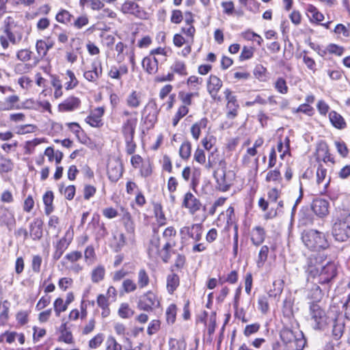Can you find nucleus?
<instances>
[{
  "label": "nucleus",
  "mask_w": 350,
  "mask_h": 350,
  "mask_svg": "<svg viewBox=\"0 0 350 350\" xmlns=\"http://www.w3.org/2000/svg\"><path fill=\"white\" fill-rule=\"evenodd\" d=\"M282 344L276 342L273 345V350H303L306 345V340L300 331H293L284 327L280 331Z\"/></svg>",
  "instance_id": "3"
},
{
  "label": "nucleus",
  "mask_w": 350,
  "mask_h": 350,
  "mask_svg": "<svg viewBox=\"0 0 350 350\" xmlns=\"http://www.w3.org/2000/svg\"><path fill=\"white\" fill-rule=\"evenodd\" d=\"M301 239L304 245L311 250H319L328 247L325 234L315 230L304 231Z\"/></svg>",
  "instance_id": "4"
},
{
  "label": "nucleus",
  "mask_w": 350,
  "mask_h": 350,
  "mask_svg": "<svg viewBox=\"0 0 350 350\" xmlns=\"http://www.w3.org/2000/svg\"><path fill=\"white\" fill-rule=\"evenodd\" d=\"M38 57L42 59L47 54L46 42L43 40H38L36 44Z\"/></svg>",
  "instance_id": "39"
},
{
  "label": "nucleus",
  "mask_w": 350,
  "mask_h": 350,
  "mask_svg": "<svg viewBox=\"0 0 350 350\" xmlns=\"http://www.w3.org/2000/svg\"><path fill=\"white\" fill-rule=\"evenodd\" d=\"M137 124V117H131L127 118L122 124V132L124 137L134 136L135 128Z\"/></svg>",
  "instance_id": "20"
},
{
  "label": "nucleus",
  "mask_w": 350,
  "mask_h": 350,
  "mask_svg": "<svg viewBox=\"0 0 350 350\" xmlns=\"http://www.w3.org/2000/svg\"><path fill=\"white\" fill-rule=\"evenodd\" d=\"M254 52V49L252 46H243L242 51L239 56L240 61H244L252 57Z\"/></svg>",
  "instance_id": "54"
},
{
  "label": "nucleus",
  "mask_w": 350,
  "mask_h": 350,
  "mask_svg": "<svg viewBox=\"0 0 350 350\" xmlns=\"http://www.w3.org/2000/svg\"><path fill=\"white\" fill-rule=\"evenodd\" d=\"M105 269L103 266L99 265L94 268L91 274L92 281L94 283H98L104 279Z\"/></svg>",
  "instance_id": "33"
},
{
  "label": "nucleus",
  "mask_w": 350,
  "mask_h": 350,
  "mask_svg": "<svg viewBox=\"0 0 350 350\" xmlns=\"http://www.w3.org/2000/svg\"><path fill=\"white\" fill-rule=\"evenodd\" d=\"M150 282L148 273L144 269H141L137 273V285L140 288L146 287Z\"/></svg>",
  "instance_id": "32"
},
{
  "label": "nucleus",
  "mask_w": 350,
  "mask_h": 350,
  "mask_svg": "<svg viewBox=\"0 0 350 350\" xmlns=\"http://www.w3.org/2000/svg\"><path fill=\"white\" fill-rule=\"evenodd\" d=\"M91 66V70L84 72L83 77L88 81L96 83L102 75V66L100 63L93 62Z\"/></svg>",
  "instance_id": "16"
},
{
  "label": "nucleus",
  "mask_w": 350,
  "mask_h": 350,
  "mask_svg": "<svg viewBox=\"0 0 350 350\" xmlns=\"http://www.w3.org/2000/svg\"><path fill=\"white\" fill-rule=\"evenodd\" d=\"M308 16L314 21L321 22L323 20L324 16L322 13L319 12L318 10L313 5H310L308 8Z\"/></svg>",
  "instance_id": "41"
},
{
  "label": "nucleus",
  "mask_w": 350,
  "mask_h": 350,
  "mask_svg": "<svg viewBox=\"0 0 350 350\" xmlns=\"http://www.w3.org/2000/svg\"><path fill=\"white\" fill-rule=\"evenodd\" d=\"M42 258L40 255H34L32 257L31 269L34 273L40 271Z\"/></svg>",
  "instance_id": "60"
},
{
  "label": "nucleus",
  "mask_w": 350,
  "mask_h": 350,
  "mask_svg": "<svg viewBox=\"0 0 350 350\" xmlns=\"http://www.w3.org/2000/svg\"><path fill=\"white\" fill-rule=\"evenodd\" d=\"M329 202L326 200L317 198L312 203V210L319 217H323L329 213Z\"/></svg>",
  "instance_id": "12"
},
{
  "label": "nucleus",
  "mask_w": 350,
  "mask_h": 350,
  "mask_svg": "<svg viewBox=\"0 0 350 350\" xmlns=\"http://www.w3.org/2000/svg\"><path fill=\"white\" fill-rule=\"evenodd\" d=\"M72 241V236L69 231L66 232L65 236L62 238L57 243L56 250L53 255L54 260H59L64 251L68 248Z\"/></svg>",
  "instance_id": "13"
},
{
  "label": "nucleus",
  "mask_w": 350,
  "mask_h": 350,
  "mask_svg": "<svg viewBox=\"0 0 350 350\" xmlns=\"http://www.w3.org/2000/svg\"><path fill=\"white\" fill-rule=\"evenodd\" d=\"M154 212L159 226L165 225L166 223V218L163 211L161 205L159 204H154Z\"/></svg>",
  "instance_id": "38"
},
{
  "label": "nucleus",
  "mask_w": 350,
  "mask_h": 350,
  "mask_svg": "<svg viewBox=\"0 0 350 350\" xmlns=\"http://www.w3.org/2000/svg\"><path fill=\"white\" fill-rule=\"evenodd\" d=\"M183 206L189 210L191 214H194L201 208V203L191 192H187L184 197Z\"/></svg>",
  "instance_id": "14"
},
{
  "label": "nucleus",
  "mask_w": 350,
  "mask_h": 350,
  "mask_svg": "<svg viewBox=\"0 0 350 350\" xmlns=\"http://www.w3.org/2000/svg\"><path fill=\"white\" fill-rule=\"evenodd\" d=\"M327 174V170L322 165H319L317 170V183L318 185L324 183Z\"/></svg>",
  "instance_id": "63"
},
{
  "label": "nucleus",
  "mask_w": 350,
  "mask_h": 350,
  "mask_svg": "<svg viewBox=\"0 0 350 350\" xmlns=\"http://www.w3.org/2000/svg\"><path fill=\"white\" fill-rule=\"evenodd\" d=\"M106 350H122V345L113 336H109L106 340Z\"/></svg>",
  "instance_id": "51"
},
{
  "label": "nucleus",
  "mask_w": 350,
  "mask_h": 350,
  "mask_svg": "<svg viewBox=\"0 0 350 350\" xmlns=\"http://www.w3.org/2000/svg\"><path fill=\"white\" fill-rule=\"evenodd\" d=\"M208 124V120L206 118H202L198 122L193 124L191 127V133L193 139L198 140L201 133V129H205Z\"/></svg>",
  "instance_id": "23"
},
{
  "label": "nucleus",
  "mask_w": 350,
  "mask_h": 350,
  "mask_svg": "<svg viewBox=\"0 0 350 350\" xmlns=\"http://www.w3.org/2000/svg\"><path fill=\"white\" fill-rule=\"evenodd\" d=\"M142 103V94L139 92L133 90L128 95L126 99V103L131 108H137Z\"/></svg>",
  "instance_id": "22"
},
{
  "label": "nucleus",
  "mask_w": 350,
  "mask_h": 350,
  "mask_svg": "<svg viewBox=\"0 0 350 350\" xmlns=\"http://www.w3.org/2000/svg\"><path fill=\"white\" fill-rule=\"evenodd\" d=\"M103 340V334H98L89 341L88 346L90 349H96L102 344Z\"/></svg>",
  "instance_id": "53"
},
{
  "label": "nucleus",
  "mask_w": 350,
  "mask_h": 350,
  "mask_svg": "<svg viewBox=\"0 0 350 350\" xmlns=\"http://www.w3.org/2000/svg\"><path fill=\"white\" fill-rule=\"evenodd\" d=\"M66 75L67 77H65V79L68 81L65 83V88L67 90L75 88L78 85L79 81L76 78L75 73L72 70H68Z\"/></svg>",
  "instance_id": "30"
},
{
  "label": "nucleus",
  "mask_w": 350,
  "mask_h": 350,
  "mask_svg": "<svg viewBox=\"0 0 350 350\" xmlns=\"http://www.w3.org/2000/svg\"><path fill=\"white\" fill-rule=\"evenodd\" d=\"M176 306L174 304H171L166 310V321L168 324H173L176 321Z\"/></svg>",
  "instance_id": "45"
},
{
  "label": "nucleus",
  "mask_w": 350,
  "mask_h": 350,
  "mask_svg": "<svg viewBox=\"0 0 350 350\" xmlns=\"http://www.w3.org/2000/svg\"><path fill=\"white\" fill-rule=\"evenodd\" d=\"M60 192L64 195L65 198L69 200H72L75 194V187L69 185L65 188L63 186L59 188Z\"/></svg>",
  "instance_id": "52"
},
{
  "label": "nucleus",
  "mask_w": 350,
  "mask_h": 350,
  "mask_svg": "<svg viewBox=\"0 0 350 350\" xmlns=\"http://www.w3.org/2000/svg\"><path fill=\"white\" fill-rule=\"evenodd\" d=\"M275 88L281 94H286L288 90L286 81L282 77L277 79L275 83Z\"/></svg>",
  "instance_id": "59"
},
{
  "label": "nucleus",
  "mask_w": 350,
  "mask_h": 350,
  "mask_svg": "<svg viewBox=\"0 0 350 350\" xmlns=\"http://www.w3.org/2000/svg\"><path fill=\"white\" fill-rule=\"evenodd\" d=\"M269 250V247L267 245H263L261 247L258 253V259L256 260V265L258 268L262 267L265 262H266L268 257Z\"/></svg>",
  "instance_id": "34"
},
{
  "label": "nucleus",
  "mask_w": 350,
  "mask_h": 350,
  "mask_svg": "<svg viewBox=\"0 0 350 350\" xmlns=\"http://www.w3.org/2000/svg\"><path fill=\"white\" fill-rule=\"evenodd\" d=\"M171 70L181 76L187 75L185 64L181 61H176L171 66Z\"/></svg>",
  "instance_id": "36"
},
{
  "label": "nucleus",
  "mask_w": 350,
  "mask_h": 350,
  "mask_svg": "<svg viewBox=\"0 0 350 350\" xmlns=\"http://www.w3.org/2000/svg\"><path fill=\"white\" fill-rule=\"evenodd\" d=\"M123 172L122 165L118 159H114L108 163L107 174L112 182L118 181L122 176Z\"/></svg>",
  "instance_id": "11"
},
{
  "label": "nucleus",
  "mask_w": 350,
  "mask_h": 350,
  "mask_svg": "<svg viewBox=\"0 0 350 350\" xmlns=\"http://www.w3.org/2000/svg\"><path fill=\"white\" fill-rule=\"evenodd\" d=\"M73 18V16L66 10H61L55 16L57 22L65 25L71 23Z\"/></svg>",
  "instance_id": "31"
},
{
  "label": "nucleus",
  "mask_w": 350,
  "mask_h": 350,
  "mask_svg": "<svg viewBox=\"0 0 350 350\" xmlns=\"http://www.w3.org/2000/svg\"><path fill=\"white\" fill-rule=\"evenodd\" d=\"M310 324L314 329H323L327 323V318L325 311L317 304H310Z\"/></svg>",
  "instance_id": "7"
},
{
  "label": "nucleus",
  "mask_w": 350,
  "mask_h": 350,
  "mask_svg": "<svg viewBox=\"0 0 350 350\" xmlns=\"http://www.w3.org/2000/svg\"><path fill=\"white\" fill-rule=\"evenodd\" d=\"M238 280V274L236 271H232L230 273L227 275L226 278H220L219 281V283L223 284L225 282H228L230 284H234Z\"/></svg>",
  "instance_id": "57"
},
{
  "label": "nucleus",
  "mask_w": 350,
  "mask_h": 350,
  "mask_svg": "<svg viewBox=\"0 0 350 350\" xmlns=\"http://www.w3.org/2000/svg\"><path fill=\"white\" fill-rule=\"evenodd\" d=\"M213 176L219 189L222 191L229 189L234 178L232 172L226 171V163L224 160L219 161V167L214 171Z\"/></svg>",
  "instance_id": "5"
},
{
  "label": "nucleus",
  "mask_w": 350,
  "mask_h": 350,
  "mask_svg": "<svg viewBox=\"0 0 350 350\" xmlns=\"http://www.w3.org/2000/svg\"><path fill=\"white\" fill-rule=\"evenodd\" d=\"M329 120L337 129H343L346 126V123L345 122L344 118L338 113L334 111H332L329 113Z\"/></svg>",
  "instance_id": "29"
},
{
  "label": "nucleus",
  "mask_w": 350,
  "mask_h": 350,
  "mask_svg": "<svg viewBox=\"0 0 350 350\" xmlns=\"http://www.w3.org/2000/svg\"><path fill=\"white\" fill-rule=\"evenodd\" d=\"M121 10L123 13L131 14L135 16H138L139 12V5L133 1H126L122 4Z\"/></svg>",
  "instance_id": "27"
},
{
  "label": "nucleus",
  "mask_w": 350,
  "mask_h": 350,
  "mask_svg": "<svg viewBox=\"0 0 350 350\" xmlns=\"http://www.w3.org/2000/svg\"><path fill=\"white\" fill-rule=\"evenodd\" d=\"M223 85L222 81L216 75H211L206 82V89L212 99L220 101L221 97L218 92Z\"/></svg>",
  "instance_id": "9"
},
{
  "label": "nucleus",
  "mask_w": 350,
  "mask_h": 350,
  "mask_svg": "<svg viewBox=\"0 0 350 350\" xmlns=\"http://www.w3.org/2000/svg\"><path fill=\"white\" fill-rule=\"evenodd\" d=\"M265 239V230L260 227L256 226L254 228L252 234V242L254 245L258 246L261 245Z\"/></svg>",
  "instance_id": "25"
},
{
  "label": "nucleus",
  "mask_w": 350,
  "mask_h": 350,
  "mask_svg": "<svg viewBox=\"0 0 350 350\" xmlns=\"http://www.w3.org/2000/svg\"><path fill=\"white\" fill-rule=\"evenodd\" d=\"M176 231L174 227L170 226L165 229L162 239L154 235L150 240L148 249L149 254H159L164 262H167L171 257L170 249L176 245Z\"/></svg>",
  "instance_id": "1"
},
{
  "label": "nucleus",
  "mask_w": 350,
  "mask_h": 350,
  "mask_svg": "<svg viewBox=\"0 0 350 350\" xmlns=\"http://www.w3.org/2000/svg\"><path fill=\"white\" fill-rule=\"evenodd\" d=\"M178 286V275L174 273L169 274L167 277V289L168 293L172 294Z\"/></svg>",
  "instance_id": "28"
},
{
  "label": "nucleus",
  "mask_w": 350,
  "mask_h": 350,
  "mask_svg": "<svg viewBox=\"0 0 350 350\" xmlns=\"http://www.w3.org/2000/svg\"><path fill=\"white\" fill-rule=\"evenodd\" d=\"M170 350H186L187 343L185 340L172 339L170 341Z\"/></svg>",
  "instance_id": "47"
},
{
  "label": "nucleus",
  "mask_w": 350,
  "mask_h": 350,
  "mask_svg": "<svg viewBox=\"0 0 350 350\" xmlns=\"http://www.w3.org/2000/svg\"><path fill=\"white\" fill-rule=\"evenodd\" d=\"M320 258H308L306 272L312 278L318 276L319 283H328L336 275V266L332 262H327L324 265Z\"/></svg>",
  "instance_id": "2"
},
{
  "label": "nucleus",
  "mask_w": 350,
  "mask_h": 350,
  "mask_svg": "<svg viewBox=\"0 0 350 350\" xmlns=\"http://www.w3.org/2000/svg\"><path fill=\"white\" fill-rule=\"evenodd\" d=\"M81 105V100L75 96H69L62 103L59 104L58 109L61 112L72 111L78 109Z\"/></svg>",
  "instance_id": "15"
},
{
  "label": "nucleus",
  "mask_w": 350,
  "mask_h": 350,
  "mask_svg": "<svg viewBox=\"0 0 350 350\" xmlns=\"http://www.w3.org/2000/svg\"><path fill=\"white\" fill-rule=\"evenodd\" d=\"M4 32L6 36L8 37V40L13 44H18L21 42L22 39V34L21 33H18L17 36H16V35L10 31L9 27H5Z\"/></svg>",
  "instance_id": "50"
},
{
  "label": "nucleus",
  "mask_w": 350,
  "mask_h": 350,
  "mask_svg": "<svg viewBox=\"0 0 350 350\" xmlns=\"http://www.w3.org/2000/svg\"><path fill=\"white\" fill-rule=\"evenodd\" d=\"M122 288L126 293H129L137 289V284L131 279H126L122 282Z\"/></svg>",
  "instance_id": "58"
},
{
  "label": "nucleus",
  "mask_w": 350,
  "mask_h": 350,
  "mask_svg": "<svg viewBox=\"0 0 350 350\" xmlns=\"http://www.w3.org/2000/svg\"><path fill=\"white\" fill-rule=\"evenodd\" d=\"M266 72L267 68L260 64L256 66L254 70V76L260 80H263V79L265 77Z\"/></svg>",
  "instance_id": "64"
},
{
  "label": "nucleus",
  "mask_w": 350,
  "mask_h": 350,
  "mask_svg": "<svg viewBox=\"0 0 350 350\" xmlns=\"http://www.w3.org/2000/svg\"><path fill=\"white\" fill-rule=\"evenodd\" d=\"M118 314L122 318L126 319L133 316L134 311L130 308L128 304L124 303L121 304L118 310Z\"/></svg>",
  "instance_id": "48"
},
{
  "label": "nucleus",
  "mask_w": 350,
  "mask_h": 350,
  "mask_svg": "<svg viewBox=\"0 0 350 350\" xmlns=\"http://www.w3.org/2000/svg\"><path fill=\"white\" fill-rule=\"evenodd\" d=\"M332 235L338 241H345L350 238V213L334 224Z\"/></svg>",
  "instance_id": "6"
},
{
  "label": "nucleus",
  "mask_w": 350,
  "mask_h": 350,
  "mask_svg": "<svg viewBox=\"0 0 350 350\" xmlns=\"http://www.w3.org/2000/svg\"><path fill=\"white\" fill-rule=\"evenodd\" d=\"M180 233H187L194 241H199L202 239V226L201 224H196L190 227H184L180 230Z\"/></svg>",
  "instance_id": "19"
},
{
  "label": "nucleus",
  "mask_w": 350,
  "mask_h": 350,
  "mask_svg": "<svg viewBox=\"0 0 350 350\" xmlns=\"http://www.w3.org/2000/svg\"><path fill=\"white\" fill-rule=\"evenodd\" d=\"M222 159H219V155L217 153V151L212 152L209 154L208 156V162L205 165V167L207 170H211L214 167V166L218 163H219V161H221Z\"/></svg>",
  "instance_id": "42"
},
{
  "label": "nucleus",
  "mask_w": 350,
  "mask_h": 350,
  "mask_svg": "<svg viewBox=\"0 0 350 350\" xmlns=\"http://www.w3.org/2000/svg\"><path fill=\"white\" fill-rule=\"evenodd\" d=\"M224 94L227 100L226 107L228 110L227 117L229 119H233L237 116V109L239 107L237 98L228 88L224 90Z\"/></svg>",
  "instance_id": "10"
},
{
  "label": "nucleus",
  "mask_w": 350,
  "mask_h": 350,
  "mask_svg": "<svg viewBox=\"0 0 350 350\" xmlns=\"http://www.w3.org/2000/svg\"><path fill=\"white\" fill-rule=\"evenodd\" d=\"M308 296L310 299H313L314 301H318L323 297V293L320 287L314 284L311 288Z\"/></svg>",
  "instance_id": "44"
},
{
  "label": "nucleus",
  "mask_w": 350,
  "mask_h": 350,
  "mask_svg": "<svg viewBox=\"0 0 350 350\" xmlns=\"http://www.w3.org/2000/svg\"><path fill=\"white\" fill-rule=\"evenodd\" d=\"M32 52L29 49H21L17 52L16 57L22 62H27L31 59Z\"/></svg>",
  "instance_id": "61"
},
{
  "label": "nucleus",
  "mask_w": 350,
  "mask_h": 350,
  "mask_svg": "<svg viewBox=\"0 0 350 350\" xmlns=\"http://www.w3.org/2000/svg\"><path fill=\"white\" fill-rule=\"evenodd\" d=\"M142 66L148 74H155L158 70V60L154 56L146 57L142 61Z\"/></svg>",
  "instance_id": "21"
},
{
  "label": "nucleus",
  "mask_w": 350,
  "mask_h": 350,
  "mask_svg": "<svg viewBox=\"0 0 350 350\" xmlns=\"http://www.w3.org/2000/svg\"><path fill=\"white\" fill-rule=\"evenodd\" d=\"M54 310L55 312L56 316L59 317L62 312H64L67 310L68 306L64 302V300L62 298H57L54 302Z\"/></svg>",
  "instance_id": "49"
},
{
  "label": "nucleus",
  "mask_w": 350,
  "mask_h": 350,
  "mask_svg": "<svg viewBox=\"0 0 350 350\" xmlns=\"http://www.w3.org/2000/svg\"><path fill=\"white\" fill-rule=\"evenodd\" d=\"M43 221L40 218H35L29 225V236L33 240H40L42 237Z\"/></svg>",
  "instance_id": "18"
},
{
  "label": "nucleus",
  "mask_w": 350,
  "mask_h": 350,
  "mask_svg": "<svg viewBox=\"0 0 350 350\" xmlns=\"http://www.w3.org/2000/svg\"><path fill=\"white\" fill-rule=\"evenodd\" d=\"M260 328V325L258 323L247 325L245 327L243 334L246 337H249L250 336L257 333L259 331Z\"/></svg>",
  "instance_id": "55"
},
{
  "label": "nucleus",
  "mask_w": 350,
  "mask_h": 350,
  "mask_svg": "<svg viewBox=\"0 0 350 350\" xmlns=\"http://www.w3.org/2000/svg\"><path fill=\"white\" fill-rule=\"evenodd\" d=\"M281 179L280 172L278 169L270 170L266 176L267 182H275Z\"/></svg>",
  "instance_id": "62"
},
{
  "label": "nucleus",
  "mask_w": 350,
  "mask_h": 350,
  "mask_svg": "<svg viewBox=\"0 0 350 350\" xmlns=\"http://www.w3.org/2000/svg\"><path fill=\"white\" fill-rule=\"evenodd\" d=\"M270 296H267L265 295H260L258 297V309L260 310V312L265 314L268 312L269 310V297Z\"/></svg>",
  "instance_id": "37"
},
{
  "label": "nucleus",
  "mask_w": 350,
  "mask_h": 350,
  "mask_svg": "<svg viewBox=\"0 0 350 350\" xmlns=\"http://www.w3.org/2000/svg\"><path fill=\"white\" fill-rule=\"evenodd\" d=\"M195 96H198V93H185L184 92H180L178 94L179 98L183 103V105H185L186 107L192 104V98Z\"/></svg>",
  "instance_id": "40"
},
{
  "label": "nucleus",
  "mask_w": 350,
  "mask_h": 350,
  "mask_svg": "<svg viewBox=\"0 0 350 350\" xmlns=\"http://www.w3.org/2000/svg\"><path fill=\"white\" fill-rule=\"evenodd\" d=\"M14 164L10 159L5 158L0 154V172H9L13 170Z\"/></svg>",
  "instance_id": "35"
},
{
  "label": "nucleus",
  "mask_w": 350,
  "mask_h": 350,
  "mask_svg": "<svg viewBox=\"0 0 350 350\" xmlns=\"http://www.w3.org/2000/svg\"><path fill=\"white\" fill-rule=\"evenodd\" d=\"M191 145L189 142H185L180 146L179 150L180 156L183 159H187L191 154Z\"/></svg>",
  "instance_id": "46"
},
{
  "label": "nucleus",
  "mask_w": 350,
  "mask_h": 350,
  "mask_svg": "<svg viewBox=\"0 0 350 350\" xmlns=\"http://www.w3.org/2000/svg\"><path fill=\"white\" fill-rule=\"evenodd\" d=\"M18 100L19 98L16 95H12L6 98L3 102L0 103V110L8 111L18 109L16 105Z\"/></svg>",
  "instance_id": "24"
},
{
  "label": "nucleus",
  "mask_w": 350,
  "mask_h": 350,
  "mask_svg": "<svg viewBox=\"0 0 350 350\" xmlns=\"http://www.w3.org/2000/svg\"><path fill=\"white\" fill-rule=\"evenodd\" d=\"M189 112V109L185 105H181L179 108L174 117L172 119V124L176 126L179 120L185 116Z\"/></svg>",
  "instance_id": "43"
},
{
  "label": "nucleus",
  "mask_w": 350,
  "mask_h": 350,
  "mask_svg": "<svg viewBox=\"0 0 350 350\" xmlns=\"http://www.w3.org/2000/svg\"><path fill=\"white\" fill-rule=\"evenodd\" d=\"M137 306L139 309L146 312L152 311L160 306L157 296L152 291H148L139 298Z\"/></svg>",
  "instance_id": "8"
},
{
  "label": "nucleus",
  "mask_w": 350,
  "mask_h": 350,
  "mask_svg": "<svg viewBox=\"0 0 350 350\" xmlns=\"http://www.w3.org/2000/svg\"><path fill=\"white\" fill-rule=\"evenodd\" d=\"M103 114L104 109L97 107L86 118L85 121L93 127H100L103 125L101 117Z\"/></svg>",
  "instance_id": "17"
},
{
  "label": "nucleus",
  "mask_w": 350,
  "mask_h": 350,
  "mask_svg": "<svg viewBox=\"0 0 350 350\" xmlns=\"http://www.w3.org/2000/svg\"><path fill=\"white\" fill-rule=\"evenodd\" d=\"M89 23V18L86 15H81L79 16L77 18L74 20L73 23H72V25L78 29H80L87 25Z\"/></svg>",
  "instance_id": "56"
},
{
  "label": "nucleus",
  "mask_w": 350,
  "mask_h": 350,
  "mask_svg": "<svg viewBox=\"0 0 350 350\" xmlns=\"http://www.w3.org/2000/svg\"><path fill=\"white\" fill-rule=\"evenodd\" d=\"M345 329V323L342 317L336 318L332 325V334L336 339L340 338Z\"/></svg>",
  "instance_id": "26"
}]
</instances>
